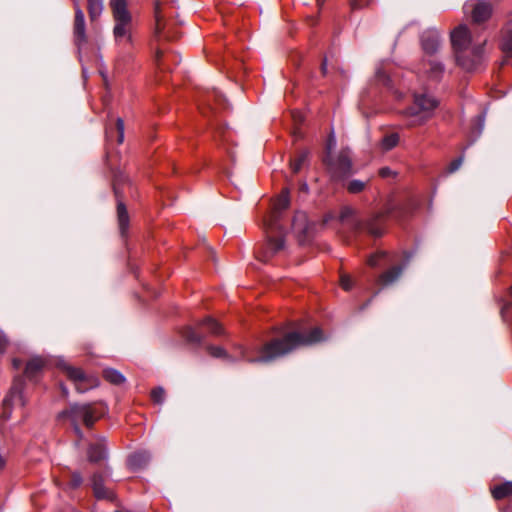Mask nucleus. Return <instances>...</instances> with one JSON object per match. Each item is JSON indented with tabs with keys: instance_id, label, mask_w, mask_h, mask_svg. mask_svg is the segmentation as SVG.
<instances>
[{
	"instance_id": "nucleus-16",
	"label": "nucleus",
	"mask_w": 512,
	"mask_h": 512,
	"mask_svg": "<svg viewBox=\"0 0 512 512\" xmlns=\"http://www.w3.org/2000/svg\"><path fill=\"white\" fill-rule=\"evenodd\" d=\"M465 11L471 9L472 19L475 23H482L488 20L492 14V6L487 1H479L477 3L464 6Z\"/></svg>"
},
{
	"instance_id": "nucleus-33",
	"label": "nucleus",
	"mask_w": 512,
	"mask_h": 512,
	"mask_svg": "<svg viewBox=\"0 0 512 512\" xmlns=\"http://www.w3.org/2000/svg\"><path fill=\"white\" fill-rule=\"evenodd\" d=\"M208 353L214 358H224L227 361L233 362V358L220 346L208 345L206 347Z\"/></svg>"
},
{
	"instance_id": "nucleus-54",
	"label": "nucleus",
	"mask_w": 512,
	"mask_h": 512,
	"mask_svg": "<svg viewBox=\"0 0 512 512\" xmlns=\"http://www.w3.org/2000/svg\"><path fill=\"white\" fill-rule=\"evenodd\" d=\"M173 61L176 64H178L180 62V59H178V57H176L175 55H173Z\"/></svg>"
},
{
	"instance_id": "nucleus-1",
	"label": "nucleus",
	"mask_w": 512,
	"mask_h": 512,
	"mask_svg": "<svg viewBox=\"0 0 512 512\" xmlns=\"http://www.w3.org/2000/svg\"><path fill=\"white\" fill-rule=\"evenodd\" d=\"M324 339V334L320 327H313L309 330L294 329L280 331L259 347L256 357L245 359L249 363H270L301 347L317 344Z\"/></svg>"
},
{
	"instance_id": "nucleus-31",
	"label": "nucleus",
	"mask_w": 512,
	"mask_h": 512,
	"mask_svg": "<svg viewBox=\"0 0 512 512\" xmlns=\"http://www.w3.org/2000/svg\"><path fill=\"white\" fill-rule=\"evenodd\" d=\"M308 156L309 151L303 150L299 152L294 159L290 160V167L294 174L298 173L301 170L303 164L307 161Z\"/></svg>"
},
{
	"instance_id": "nucleus-27",
	"label": "nucleus",
	"mask_w": 512,
	"mask_h": 512,
	"mask_svg": "<svg viewBox=\"0 0 512 512\" xmlns=\"http://www.w3.org/2000/svg\"><path fill=\"white\" fill-rule=\"evenodd\" d=\"M104 0H87V10L91 21L96 20L103 11Z\"/></svg>"
},
{
	"instance_id": "nucleus-37",
	"label": "nucleus",
	"mask_w": 512,
	"mask_h": 512,
	"mask_svg": "<svg viewBox=\"0 0 512 512\" xmlns=\"http://www.w3.org/2000/svg\"><path fill=\"white\" fill-rule=\"evenodd\" d=\"M372 0H349L351 10H359L367 7Z\"/></svg>"
},
{
	"instance_id": "nucleus-50",
	"label": "nucleus",
	"mask_w": 512,
	"mask_h": 512,
	"mask_svg": "<svg viewBox=\"0 0 512 512\" xmlns=\"http://www.w3.org/2000/svg\"><path fill=\"white\" fill-rule=\"evenodd\" d=\"M5 464H6V460L0 453V470H2L4 468Z\"/></svg>"
},
{
	"instance_id": "nucleus-43",
	"label": "nucleus",
	"mask_w": 512,
	"mask_h": 512,
	"mask_svg": "<svg viewBox=\"0 0 512 512\" xmlns=\"http://www.w3.org/2000/svg\"><path fill=\"white\" fill-rule=\"evenodd\" d=\"M386 257V252L384 251H380V252H377L376 254L372 255L369 259H368V264L371 266V267H376L378 265V261L379 259H382Z\"/></svg>"
},
{
	"instance_id": "nucleus-9",
	"label": "nucleus",
	"mask_w": 512,
	"mask_h": 512,
	"mask_svg": "<svg viewBox=\"0 0 512 512\" xmlns=\"http://www.w3.org/2000/svg\"><path fill=\"white\" fill-rule=\"evenodd\" d=\"M59 369L66 377L73 382L75 389L79 393H84L93 387V381L80 368L69 365L64 361H59Z\"/></svg>"
},
{
	"instance_id": "nucleus-4",
	"label": "nucleus",
	"mask_w": 512,
	"mask_h": 512,
	"mask_svg": "<svg viewBox=\"0 0 512 512\" xmlns=\"http://www.w3.org/2000/svg\"><path fill=\"white\" fill-rule=\"evenodd\" d=\"M106 412V407L102 403L70 404L60 414V418H68L73 426L75 434L82 439L83 432L79 426L82 422L87 428H92L94 423Z\"/></svg>"
},
{
	"instance_id": "nucleus-5",
	"label": "nucleus",
	"mask_w": 512,
	"mask_h": 512,
	"mask_svg": "<svg viewBox=\"0 0 512 512\" xmlns=\"http://www.w3.org/2000/svg\"><path fill=\"white\" fill-rule=\"evenodd\" d=\"M332 143L333 140L331 139L322 156V163L333 181L337 183L344 182L356 172L351 151L349 148H343L337 156H333L331 154Z\"/></svg>"
},
{
	"instance_id": "nucleus-52",
	"label": "nucleus",
	"mask_w": 512,
	"mask_h": 512,
	"mask_svg": "<svg viewBox=\"0 0 512 512\" xmlns=\"http://www.w3.org/2000/svg\"><path fill=\"white\" fill-rule=\"evenodd\" d=\"M300 190L302 192H307L308 191V185L306 183H302L301 186H300Z\"/></svg>"
},
{
	"instance_id": "nucleus-25",
	"label": "nucleus",
	"mask_w": 512,
	"mask_h": 512,
	"mask_svg": "<svg viewBox=\"0 0 512 512\" xmlns=\"http://www.w3.org/2000/svg\"><path fill=\"white\" fill-rule=\"evenodd\" d=\"M114 132L117 135V143L122 144L124 141V121L122 118L118 117L115 120V127L112 128L110 126L106 127V137L107 139H111L113 137Z\"/></svg>"
},
{
	"instance_id": "nucleus-20",
	"label": "nucleus",
	"mask_w": 512,
	"mask_h": 512,
	"mask_svg": "<svg viewBox=\"0 0 512 512\" xmlns=\"http://www.w3.org/2000/svg\"><path fill=\"white\" fill-rule=\"evenodd\" d=\"M151 459V455L147 451H137L129 455L127 465L130 469L136 471L145 468Z\"/></svg>"
},
{
	"instance_id": "nucleus-47",
	"label": "nucleus",
	"mask_w": 512,
	"mask_h": 512,
	"mask_svg": "<svg viewBox=\"0 0 512 512\" xmlns=\"http://www.w3.org/2000/svg\"><path fill=\"white\" fill-rule=\"evenodd\" d=\"M60 389L63 397H67L69 394L68 388L64 384H60Z\"/></svg>"
},
{
	"instance_id": "nucleus-56",
	"label": "nucleus",
	"mask_w": 512,
	"mask_h": 512,
	"mask_svg": "<svg viewBox=\"0 0 512 512\" xmlns=\"http://www.w3.org/2000/svg\"><path fill=\"white\" fill-rule=\"evenodd\" d=\"M30 365H31V364H30V362H28V363L26 364V373H28V370H29V368H30Z\"/></svg>"
},
{
	"instance_id": "nucleus-22",
	"label": "nucleus",
	"mask_w": 512,
	"mask_h": 512,
	"mask_svg": "<svg viewBox=\"0 0 512 512\" xmlns=\"http://www.w3.org/2000/svg\"><path fill=\"white\" fill-rule=\"evenodd\" d=\"M201 105H206L207 110H215L216 107L212 105L214 102L217 106L225 107V98L224 96L217 90L207 91L204 96L200 99Z\"/></svg>"
},
{
	"instance_id": "nucleus-46",
	"label": "nucleus",
	"mask_w": 512,
	"mask_h": 512,
	"mask_svg": "<svg viewBox=\"0 0 512 512\" xmlns=\"http://www.w3.org/2000/svg\"><path fill=\"white\" fill-rule=\"evenodd\" d=\"M320 70H321V73L323 76H325L327 74V58L326 57H324L322 60Z\"/></svg>"
},
{
	"instance_id": "nucleus-12",
	"label": "nucleus",
	"mask_w": 512,
	"mask_h": 512,
	"mask_svg": "<svg viewBox=\"0 0 512 512\" xmlns=\"http://www.w3.org/2000/svg\"><path fill=\"white\" fill-rule=\"evenodd\" d=\"M74 4V21H73V37L74 43L78 50L87 43L86 24L84 12L80 7L79 0H73Z\"/></svg>"
},
{
	"instance_id": "nucleus-7",
	"label": "nucleus",
	"mask_w": 512,
	"mask_h": 512,
	"mask_svg": "<svg viewBox=\"0 0 512 512\" xmlns=\"http://www.w3.org/2000/svg\"><path fill=\"white\" fill-rule=\"evenodd\" d=\"M110 7L115 20L113 35L116 42L132 43V16L127 9V0H110Z\"/></svg>"
},
{
	"instance_id": "nucleus-55",
	"label": "nucleus",
	"mask_w": 512,
	"mask_h": 512,
	"mask_svg": "<svg viewBox=\"0 0 512 512\" xmlns=\"http://www.w3.org/2000/svg\"><path fill=\"white\" fill-rule=\"evenodd\" d=\"M318 6H322L325 0H316Z\"/></svg>"
},
{
	"instance_id": "nucleus-26",
	"label": "nucleus",
	"mask_w": 512,
	"mask_h": 512,
	"mask_svg": "<svg viewBox=\"0 0 512 512\" xmlns=\"http://www.w3.org/2000/svg\"><path fill=\"white\" fill-rule=\"evenodd\" d=\"M492 495L496 500H501L512 495V481H507L495 486L492 490Z\"/></svg>"
},
{
	"instance_id": "nucleus-19",
	"label": "nucleus",
	"mask_w": 512,
	"mask_h": 512,
	"mask_svg": "<svg viewBox=\"0 0 512 512\" xmlns=\"http://www.w3.org/2000/svg\"><path fill=\"white\" fill-rule=\"evenodd\" d=\"M198 328H204L208 335L213 337H222L226 335L223 326L214 318L207 316L197 322Z\"/></svg>"
},
{
	"instance_id": "nucleus-48",
	"label": "nucleus",
	"mask_w": 512,
	"mask_h": 512,
	"mask_svg": "<svg viewBox=\"0 0 512 512\" xmlns=\"http://www.w3.org/2000/svg\"><path fill=\"white\" fill-rule=\"evenodd\" d=\"M116 65H117L118 69H123L124 65H125L124 60L122 58H118L117 62H116Z\"/></svg>"
},
{
	"instance_id": "nucleus-10",
	"label": "nucleus",
	"mask_w": 512,
	"mask_h": 512,
	"mask_svg": "<svg viewBox=\"0 0 512 512\" xmlns=\"http://www.w3.org/2000/svg\"><path fill=\"white\" fill-rule=\"evenodd\" d=\"M127 187H112L113 194L116 200V213L117 220L119 225L120 234L122 237H125L129 228V214L127 211V207L125 204V194Z\"/></svg>"
},
{
	"instance_id": "nucleus-34",
	"label": "nucleus",
	"mask_w": 512,
	"mask_h": 512,
	"mask_svg": "<svg viewBox=\"0 0 512 512\" xmlns=\"http://www.w3.org/2000/svg\"><path fill=\"white\" fill-rule=\"evenodd\" d=\"M484 121H485V114L484 113L479 114L475 118V120L473 122V125H472V130H471V133L474 136L473 141H475V139L477 137H479L480 134L482 133V130L484 128Z\"/></svg>"
},
{
	"instance_id": "nucleus-53",
	"label": "nucleus",
	"mask_w": 512,
	"mask_h": 512,
	"mask_svg": "<svg viewBox=\"0 0 512 512\" xmlns=\"http://www.w3.org/2000/svg\"><path fill=\"white\" fill-rule=\"evenodd\" d=\"M371 300H372V299L367 300V301H366V302H365V303L360 307V310H364V309H366V308L369 306V304H370Z\"/></svg>"
},
{
	"instance_id": "nucleus-24",
	"label": "nucleus",
	"mask_w": 512,
	"mask_h": 512,
	"mask_svg": "<svg viewBox=\"0 0 512 512\" xmlns=\"http://www.w3.org/2000/svg\"><path fill=\"white\" fill-rule=\"evenodd\" d=\"M341 185L347 190L350 194H359L363 192L370 183V178L365 180L361 179H348L344 182H340Z\"/></svg>"
},
{
	"instance_id": "nucleus-8",
	"label": "nucleus",
	"mask_w": 512,
	"mask_h": 512,
	"mask_svg": "<svg viewBox=\"0 0 512 512\" xmlns=\"http://www.w3.org/2000/svg\"><path fill=\"white\" fill-rule=\"evenodd\" d=\"M437 105V100L426 94L415 95L414 104L407 108L408 115L417 117V120L413 121L412 124L426 121L430 116V112L434 110Z\"/></svg>"
},
{
	"instance_id": "nucleus-14",
	"label": "nucleus",
	"mask_w": 512,
	"mask_h": 512,
	"mask_svg": "<svg viewBox=\"0 0 512 512\" xmlns=\"http://www.w3.org/2000/svg\"><path fill=\"white\" fill-rule=\"evenodd\" d=\"M155 34L158 39H164L167 41H173L180 37V33L176 30L170 29L167 21L161 14L160 4L156 3L155 5Z\"/></svg>"
},
{
	"instance_id": "nucleus-23",
	"label": "nucleus",
	"mask_w": 512,
	"mask_h": 512,
	"mask_svg": "<svg viewBox=\"0 0 512 512\" xmlns=\"http://www.w3.org/2000/svg\"><path fill=\"white\" fill-rule=\"evenodd\" d=\"M181 335L187 343L195 346H201L205 342V335L197 332L192 326L184 327L181 331Z\"/></svg>"
},
{
	"instance_id": "nucleus-15",
	"label": "nucleus",
	"mask_w": 512,
	"mask_h": 512,
	"mask_svg": "<svg viewBox=\"0 0 512 512\" xmlns=\"http://www.w3.org/2000/svg\"><path fill=\"white\" fill-rule=\"evenodd\" d=\"M413 257L411 252H404V263L402 265H397L392 267L391 269L385 271L378 277V284L382 286H389L395 283L401 276L404 267L409 263L410 259Z\"/></svg>"
},
{
	"instance_id": "nucleus-29",
	"label": "nucleus",
	"mask_w": 512,
	"mask_h": 512,
	"mask_svg": "<svg viewBox=\"0 0 512 512\" xmlns=\"http://www.w3.org/2000/svg\"><path fill=\"white\" fill-rule=\"evenodd\" d=\"M103 377L114 385H120L125 381V377L121 372L113 368H107L103 371Z\"/></svg>"
},
{
	"instance_id": "nucleus-21",
	"label": "nucleus",
	"mask_w": 512,
	"mask_h": 512,
	"mask_svg": "<svg viewBox=\"0 0 512 512\" xmlns=\"http://www.w3.org/2000/svg\"><path fill=\"white\" fill-rule=\"evenodd\" d=\"M92 488L96 498L98 499H111L112 492L104 486L103 475L96 472L92 475Z\"/></svg>"
},
{
	"instance_id": "nucleus-3",
	"label": "nucleus",
	"mask_w": 512,
	"mask_h": 512,
	"mask_svg": "<svg viewBox=\"0 0 512 512\" xmlns=\"http://www.w3.org/2000/svg\"><path fill=\"white\" fill-rule=\"evenodd\" d=\"M289 190L283 189L274 204V210L268 220L265 221L267 233V245L264 251L262 261L268 262L269 259L284 248L283 227L280 225L281 212L289 207Z\"/></svg>"
},
{
	"instance_id": "nucleus-40",
	"label": "nucleus",
	"mask_w": 512,
	"mask_h": 512,
	"mask_svg": "<svg viewBox=\"0 0 512 512\" xmlns=\"http://www.w3.org/2000/svg\"><path fill=\"white\" fill-rule=\"evenodd\" d=\"M378 175L383 179L394 178L397 176V172L391 170L389 167H382L379 169Z\"/></svg>"
},
{
	"instance_id": "nucleus-28",
	"label": "nucleus",
	"mask_w": 512,
	"mask_h": 512,
	"mask_svg": "<svg viewBox=\"0 0 512 512\" xmlns=\"http://www.w3.org/2000/svg\"><path fill=\"white\" fill-rule=\"evenodd\" d=\"M427 64L429 66L427 69L429 77L438 81L444 72V65L436 60H429Z\"/></svg>"
},
{
	"instance_id": "nucleus-42",
	"label": "nucleus",
	"mask_w": 512,
	"mask_h": 512,
	"mask_svg": "<svg viewBox=\"0 0 512 512\" xmlns=\"http://www.w3.org/2000/svg\"><path fill=\"white\" fill-rule=\"evenodd\" d=\"M340 285L345 291H349L352 288V280L349 275L342 274L340 276Z\"/></svg>"
},
{
	"instance_id": "nucleus-41",
	"label": "nucleus",
	"mask_w": 512,
	"mask_h": 512,
	"mask_svg": "<svg viewBox=\"0 0 512 512\" xmlns=\"http://www.w3.org/2000/svg\"><path fill=\"white\" fill-rule=\"evenodd\" d=\"M410 207H406V208H393L390 213L393 217L395 218H404L410 211Z\"/></svg>"
},
{
	"instance_id": "nucleus-38",
	"label": "nucleus",
	"mask_w": 512,
	"mask_h": 512,
	"mask_svg": "<svg viewBox=\"0 0 512 512\" xmlns=\"http://www.w3.org/2000/svg\"><path fill=\"white\" fill-rule=\"evenodd\" d=\"M82 482H83V478L80 473H78V472L72 473V475L70 477V481H69V485L72 488H78L82 484Z\"/></svg>"
},
{
	"instance_id": "nucleus-13",
	"label": "nucleus",
	"mask_w": 512,
	"mask_h": 512,
	"mask_svg": "<svg viewBox=\"0 0 512 512\" xmlns=\"http://www.w3.org/2000/svg\"><path fill=\"white\" fill-rule=\"evenodd\" d=\"M292 229L297 234L299 241L304 243L312 236L315 224L308 221L306 213L297 212L292 220Z\"/></svg>"
},
{
	"instance_id": "nucleus-35",
	"label": "nucleus",
	"mask_w": 512,
	"mask_h": 512,
	"mask_svg": "<svg viewBox=\"0 0 512 512\" xmlns=\"http://www.w3.org/2000/svg\"><path fill=\"white\" fill-rule=\"evenodd\" d=\"M501 48L505 54L512 57V29L507 30L503 34Z\"/></svg>"
},
{
	"instance_id": "nucleus-6",
	"label": "nucleus",
	"mask_w": 512,
	"mask_h": 512,
	"mask_svg": "<svg viewBox=\"0 0 512 512\" xmlns=\"http://www.w3.org/2000/svg\"><path fill=\"white\" fill-rule=\"evenodd\" d=\"M340 221L346 224L355 236L367 233L373 237H381L383 228L381 226V215L374 214L368 218H360L358 212L351 206H344L340 210Z\"/></svg>"
},
{
	"instance_id": "nucleus-18",
	"label": "nucleus",
	"mask_w": 512,
	"mask_h": 512,
	"mask_svg": "<svg viewBox=\"0 0 512 512\" xmlns=\"http://www.w3.org/2000/svg\"><path fill=\"white\" fill-rule=\"evenodd\" d=\"M88 460L91 463H98L107 458V447L105 438H98L91 443L87 450Z\"/></svg>"
},
{
	"instance_id": "nucleus-39",
	"label": "nucleus",
	"mask_w": 512,
	"mask_h": 512,
	"mask_svg": "<svg viewBox=\"0 0 512 512\" xmlns=\"http://www.w3.org/2000/svg\"><path fill=\"white\" fill-rule=\"evenodd\" d=\"M155 61H156L159 69H161V70L168 69L165 59L163 58L162 50L157 49L156 54H155Z\"/></svg>"
},
{
	"instance_id": "nucleus-32",
	"label": "nucleus",
	"mask_w": 512,
	"mask_h": 512,
	"mask_svg": "<svg viewBox=\"0 0 512 512\" xmlns=\"http://www.w3.org/2000/svg\"><path fill=\"white\" fill-rule=\"evenodd\" d=\"M398 142L399 135L397 133H390L382 138L381 147L384 151H389L397 146Z\"/></svg>"
},
{
	"instance_id": "nucleus-11",
	"label": "nucleus",
	"mask_w": 512,
	"mask_h": 512,
	"mask_svg": "<svg viewBox=\"0 0 512 512\" xmlns=\"http://www.w3.org/2000/svg\"><path fill=\"white\" fill-rule=\"evenodd\" d=\"M23 389H24V380L22 377H17L13 381V385L10 389L9 394L3 400V417L5 419L10 418V412H8L9 408L19 407L22 408L25 404L23 397Z\"/></svg>"
},
{
	"instance_id": "nucleus-49",
	"label": "nucleus",
	"mask_w": 512,
	"mask_h": 512,
	"mask_svg": "<svg viewBox=\"0 0 512 512\" xmlns=\"http://www.w3.org/2000/svg\"><path fill=\"white\" fill-rule=\"evenodd\" d=\"M5 347H6V341L2 337H0V353L4 352Z\"/></svg>"
},
{
	"instance_id": "nucleus-2",
	"label": "nucleus",
	"mask_w": 512,
	"mask_h": 512,
	"mask_svg": "<svg viewBox=\"0 0 512 512\" xmlns=\"http://www.w3.org/2000/svg\"><path fill=\"white\" fill-rule=\"evenodd\" d=\"M451 43L457 65L467 72L478 70L484 59L486 40L474 43L467 26L460 25L452 31Z\"/></svg>"
},
{
	"instance_id": "nucleus-44",
	"label": "nucleus",
	"mask_w": 512,
	"mask_h": 512,
	"mask_svg": "<svg viewBox=\"0 0 512 512\" xmlns=\"http://www.w3.org/2000/svg\"><path fill=\"white\" fill-rule=\"evenodd\" d=\"M462 162H463V157H458V158L454 159L448 167L449 172L453 173V172L457 171L459 169V167L461 166Z\"/></svg>"
},
{
	"instance_id": "nucleus-51",
	"label": "nucleus",
	"mask_w": 512,
	"mask_h": 512,
	"mask_svg": "<svg viewBox=\"0 0 512 512\" xmlns=\"http://www.w3.org/2000/svg\"><path fill=\"white\" fill-rule=\"evenodd\" d=\"M21 364H22V363H21V361H20V360H18V359H14V360H13V366H14L16 369L20 368V367H21Z\"/></svg>"
},
{
	"instance_id": "nucleus-36",
	"label": "nucleus",
	"mask_w": 512,
	"mask_h": 512,
	"mask_svg": "<svg viewBox=\"0 0 512 512\" xmlns=\"http://www.w3.org/2000/svg\"><path fill=\"white\" fill-rule=\"evenodd\" d=\"M151 399L156 404H162L165 399V390L163 387H156L151 391Z\"/></svg>"
},
{
	"instance_id": "nucleus-30",
	"label": "nucleus",
	"mask_w": 512,
	"mask_h": 512,
	"mask_svg": "<svg viewBox=\"0 0 512 512\" xmlns=\"http://www.w3.org/2000/svg\"><path fill=\"white\" fill-rule=\"evenodd\" d=\"M116 185L118 187H131L128 176L121 170H114L112 173L111 186L116 187Z\"/></svg>"
},
{
	"instance_id": "nucleus-45",
	"label": "nucleus",
	"mask_w": 512,
	"mask_h": 512,
	"mask_svg": "<svg viewBox=\"0 0 512 512\" xmlns=\"http://www.w3.org/2000/svg\"><path fill=\"white\" fill-rule=\"evenodd\" d=\"M44 366V361L41 357H38V356H34V374L41 370L42 367Z\"/></svg>"
},
{
	"instance_id": "nucleus-17",
	"label": "nucleus",
	"mask_w": 512,
	"mask_h": 512,
	"mask_svg": "<svg viewBox=\"0 0 512 512\" xmlns=\"http://www.w3.org/2000/svg\"><path fill=\"white\" fill-rule=\"evenodd\" d=\"M421 46L426 55H434L440 48L441 37L436 30H427L421 34Z\"/></svg>"
}]
</instances>
